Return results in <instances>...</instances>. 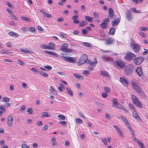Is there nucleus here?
Here are the masks:
<instances>
[{"label": "nucleus", "instance_id": "obj_46", "mask_svg": "<svg viewBox=\"0 0 148 148\" xmlns=\"http://www.w3.org/2000/svg\"><path fill=\"white\" fill-rule=\"evenodd\" d=\"M27 112L29 114H31L32 113L33 110L31 108H30L27 110Z\"/></svg>", "mask_w": 148, "mask_h": 148}, {"label": "nucleus", "instance_id": "obj_57", "mask_svg": "<svg viewBox=\"0 0 148 148\" xmlns=\"http://www.w3.org/2000/svg\"><path fill=\"white\" fill-rule=\"evenodd\" d=\"M79 18V17L78 16L74 15L72 17V19L74 21V20L77 19Z\"/></svg>", "mask_w": 148, "mask_h": 148}, {"label": "nucleus", "instance_id": "obj_41", "mask_svg": "<svg viewBox=\"0 0 148 148\" xmlns=\"http://www.w3.org/2000/svg\"><path fill=\"white\" fill-rule=\"evenodd\" d=\"M3 53L4 54H8V53H12L9 50H6L5 49H3L2 50Z\"/></svg>", "mask_w": 148, "mask_h": 148}, {"label": "nucleus", "instance_id": "obj_43", "mask_svg": "<svg viewBox=\"0 0 148 148\" xmlns=\"http://www.w3.org/2000/svg\"><path fill=\"white\" fill-rule=\"evenodd\" d=\"M113 126L116 130L117 133L119 132L121 130L120 129L119 127L115 125H113Z\"/></svg>", "mask_w": 148, "mask_h": 148}, {"label": "nucleus", "instance_id": "obj_19", "mask_svg": "<svg viewBox=\"0 0 148 148\" xmlns=\"http://www.w3.org/2000/svg\"><path fill=\"white\" fill-rule=\"evenodd\" d=\"M138 75L140 77L143 74V72L142 71V68L141 66L138 67L137 68L136 70Z\"/></svg>", "mask_w": 148, "mask_h": 148}, {"label": "nucleus", "instance_id": "obj_29", "mask_svg": "<svg viewBox=\"0 0 148 148\" xmlns=\"http://www.w3.org/2000/svg\"><path fill=\"white\" fill-rule=\"evenodd\" d=\"M58 89L60 91H63L64 90V86L62 84H60V86L58 87Z\"/></svg>", "mask_w": 148, "mask_h": 148}, {"label": "nucleus", "instance_id": "obj_1", "mask_svg": "<svg viewBox=\"0 0 148 148\" xmlns=\"http://www.w3.org/2000/svg\"><path fill=\"white\" fill-rule=\"evenodd\" d=\"M131 86L133 88L134 90L139 93H141L144 95V92L141 90L140 88V84L138 82L136 79L132 80L131 82Z\"/></svg>", "mask_w": 148, "mask_h": 148}, {"label": "nucleus", "instance_id": "obj_24", "mask_svg": "<svg viewBox=\"0 0 148 148\" xmlns=\"http://www.w3.org/2000/svg\"><path fill=\"white\" fill-rule=\"evenodd\" d=\"M101 58L104 62H107L109 61H111V59L109 58L106 57L105 56H103ZM111 60H112V59Z\"/></svg>", "mask_w": 148, "mask_h": 148}, {"label": "nucleus", "instance_id": "obj_12", "mask_svg": "<svg viewBox=\"0 0 148 148\" xmlns=\"http://www.w3.org/2000/svg\"><path fill=\"white\" fill-rule=\"evenodd\" d=\"M47 49L54 50L55 48V45L53 42H50L49 44L47 45Z\"/></svg>", "mask_w": 148, "mask_h": 148}, {"label": "nucleus", "instance_id": "obj_55", "mask_svg": "<svg viewBox=\"0 0 148 148\" xmlns=\"http://www.w3.org/2000/svg\"><path fill=\"white\" fill-rule=\"evenodd\" d=\"M118 134L119 136H120L121 137H123V132L121 130V131H120L119 132H118Z\"/></svg>", "mask_w": 148, "mask_h": 148}, {"label": "nucleus", "instance_id": "obj_50", "mask_svg": "<svg viewBox=\"0 0 148 148\" xmlns=\"http://www.w3.org/2000/svg\"><path fill=\"white\" fill-rule=\"evenodd\" d=\"M39 73L40 75L43 76L44 77H46V73H44V72L39 71Z\"/></svg>", "mask_w": 148, "mask_h": 148}, {"label": "nucleus", "instance_id": "obj_23", "mask_svg": "<svg viewBox=\"0 0 148 148\" xmlns=\"http://www.w3.org/2000/svg\"><path fill=\"white\" fill-rule=\"evenodd\" d=\"M121 119L124 122V123L127 126H128V125H129L130 123L127 120V119L125 117H123L122 116H121Z\"/></svg>", "mask_w": 148, "mask_h": 148}, {"label": "nucleus", "instance_id": "obj_58", "mask_svg": "<svg viewBox=\"0 0 148 148\" xmlns=\"http://www.w3.org/2000/svg\"><path fill=\"white\" fill-rule=\"evenodd\" d=\"M21 19L26 21H28L29 20V18H28L25 16L22 17Z\"/></svg>", "mask_w": 148, "mask_h": 148}, {"label": "nucleus", "instance_id": "obj_56", "mask_svg": "<svg viewBox=\"0 0 148 148\" xmlns=\"http://www.w3.org/2000/svg\"><path fill=\"white\" fill-rule=\"evenodd\" d=\"M102 96L103 98H105L108 97V95L106 93L103 92L102 93Z\"/></svg>", "mask_w": 148, "mask_h": 148}, {"label": "nucleus", "instance_id": "obj_25", "mask_svg": "<svg viewBox=\"0 0 148 148\" xmlns=\"http://www.w3.org/2000/svg\"><path fill=\"white\" fill-rule=\"evenodd\" d=\"M115 28L113 27H112L110 29V34L111 35H113L115 33Z\"/></svg>", "mask_w": 148, "mask_h": 148}, {"label": "nucleus", "instance_id": "obj_40", "mask_svg": "<svg viewBox=\"0 0 148 148\" xmlns=\"http://www.w3.org/2000/svg\"><path fill=\"white\" fill-rule=\"evenodd\" d=\"M31 70L33 72L36 73H38L39 72V71L38 70L35 68H32L31 69Z\"/></svg>", "mask_w": 148, "mask_h": 148}, {"label": "nucleus", "instance_id": "obj_20", "mask_svg": "<svg viewBox=\"0 0 148 148\" xmlns=\"http://www.w3.org/2000/svg\"><path fill=\"white\" fill-rule=\"evenodd\" d=\"M60 50L63 52L66 53H71L72 52V50L63 47H61Z\"/></svg>", "mask_w": 148, "mask_h": 148}, {"label": "nucleus", "instance_id": "obj_30", "mask_svg": "<svg viewBox=\"0 0 148 148\" xmlns=\"http://www.w3.org/2000/svg\"><path fill=\"white\" fill-rule=\"evenodd\" d=\"M100 25L101 28L103 29H106L107 28L108 26L107 23H101Z\"/></svg>", "mask_w": 148, "mask_h": 148}, {"label": "nucleus", "instance_id": "obj_28", "mask_svg": "<svg viewBox=\"0 0 148 148\" xmlns=\"http://www.w3.org/2000/svg\"><path fill=\"white\" fill-rule=\"evenodd\" d=\"M87 24V22L85 20H83L81 22L79 26L80 27L84 26Z\"/></svg>", "mask_w": 148, "mask_h": 148}, {"label": "nucleus", "instance_id": "obj_49", "mask_svg": "<svg viewBox=\"0 0 148 148\" xmlns=\"http://www.w3.org/2000/svg\"><path fill=\"white\" fill-rule=\"evenodd\" d=\"M3 101L5 102H8L9 101V99L7 97H4L3 98Z\"/></svg>", "mask_w": 148, "mask_h": 148}, {"label": "nucleus", "instance_id": "obj_13", "mask_svg": "<svg viewBox=\"0 0 148 148\" xmlns=\"http://www.w3.org/2000/svg\"><path fill=\"white\" fill-rule=\"evenodd\" d=\"M126 18L129 21H131L132 19V13L130 11L128 10L126 13Z\"/></svg>", "mask_w": 148, "mask_h": 148}, {"label": "nucleus", "instance_id": "obj_36", "mask_svg": "<svg viewBox=\"0 0 148 148\" xmlns=\"http://www.w3.org/2000/svg\"><path fill=\"white\" fill-rule=\"evenodd\" d=\"M75 120L76 123L78 124H81L83 122L82 120L79 118L76 119Z\"/></svg>", "mask_w": 148, "mask_h": 148}, {"label": "nucleus", "instance_id": "obj_48", "mask_svg": "<svg viewBox=\"0 0 148 148\" xmlns=\"http://www.w3.org/2000/svg\"><path fill=\"white\" fill-rule=\"evenodd\" d=\"M93 15L95 18H99V16L97 12H94L93 13Z\"/></svg>", "mask_w": 148, "mask_h": 148}, {"label": "nucleus", "instance_id": "obj_11", "mask_svg": "<svg viewBox=\"0 0 148 148\" xmlns=\"http://www.w3.org/2000/svg\"><path fill=\"white\" fill-rule=\"evenodd\" d=\"M115 39L111 37L108 38L106 41V44L107 45H111L115 42Z\"/></svg>", "mask_w": 148, "mask_h": 148}, {"label": "nucleus", "instance_id": "obj_21", "mask_svg": "<svg viewBox=\"0 0 148 148\" xmlns=\"http://www.w3.org/2000/svg\"><path fill=\"white\" fill-rule=\"evenodd\" d=\"M109 13L110 18H114V11L111 8H110L109 10Z\"/></svg>", "mask_w": 148, "mask_h": 148}, {"label": "nucleus", "instance_id": "obj_60", "mask_svg": "<svg viewBox=\"0 0 148 148\" xmlns=\"http://www.w3.org/2000/svg\"><path fill=\"white\" fill-rule=\"evenodd\" d=\"M21 147L23 148H30L29 146L25 144L22 145Z\"/></svg>", "mask_w": 148, "mask_h": 148}, {"label": "nucleus", "instance_id": "obj_39", "mask_svg": "<svg viewBox=\"0 0 148 148\" xmlns=\"http://www.w3.org/2000/svg\"><path fill=\"white\" fill-rule=\"evenodd\" d=\"M83 45L84 46L87 47H91V44L90 43L86 42H84Z\"/></svg>", "mask_w": 148, "mask_h": 148}, {"label": "nucleus", "instance_id": "obj_63", "mask_svg": "<svg viewBox=\"0 0 148 148\" xmlns=\"http://www.w3.org/2000/svg\"><path fill=\"white\" fill-rule=\"evenodd\" d=\"M139 34L142 36L143 37H145L146 36V34L143 32H139Z\"/></svg>", "mask_w": 148, "mask_h": 148}, {"label": "nucleus", "instance_id": "obj_37", "mask_svg": "<svg viewBox=\"0 0 148 148\" xmlns=\"http://www.w3.org/2000/svg\"><path fill=\"white\" fill-rule=\"evenodd\" d=\"M28 30L31 33H34L35 32V28L33 27H30L28 28Z\"/></svg>", "mask_w": 148, "mask_h": 148}, {"label": "nucleus", "instance_id": "obj_42", "mask_svg": "<svg viewBox=\"0 0 148 148\" xmlns=\"http://www.w3.org/2000/svg\"><path fill=\"white\" fill-rule=\"evenodd\" d=\"M104 89L105 91L107 92H110V88L107 86H105L104 87Z\"/></svg>", "mask_w": 148, "mask_h": 148}, {"label": "nucleus", "instance_id": "obj_61", "mask_svg": "<svg viewBox=\"0 0 148 148\" xmlns=\"http://www.w3.org/2000/svg\"><path fill=\"white\" fill-rule=\"evenodd\" d=\"M96 64H97V62H91L90 63V65H91V66H94V67H95L96 66Z\"/></svg>", "mask_w": 148, "mask_h": 148}, {"label": "nucleus", "instance_id": "obj_45", "mask_svg": "<svg viewBox=\"0 0 148 148\" xmlns=\"http://www.w3.org/2000/svg\"><path fill=\"white\" fill-rule=\"evenodd\" d=\"M110 20L108 18H105L103 20V23H108L109 22Z\"/></svg>", "mask_w": 148, "mask_h": 148}, {"label": "nucleus", "instance_id": "obj_14", "mask_svg": "<svg viewBox=\"0 0 148 148\" xmlns=\"http://www.w3.org/2000/svg\"><path fill=\"white\" fill-rule=\"evenodd\" d=\"M120 21V20L119 18H116L115 20L112 21L111 22L112 26H115L117 25Z\"/></svg>", "mask_w": 148, "mask_h": 148}, {"label": "nucleus", "instance_id": "obj_53", "mask_svg": "<svg viewBox=\"0 0 148 148\" xmlns=\"http://www.w3.org/2000/svg\"><path fill=\"white\" fill-rule=\"evenodd\" d=\"M141 30L142 31H147L148 30V29L147 27H143L140 28Z\"/></svg>", "mask_w": 148, "mask_h": 148}, {"label": "nucleus", "instance_id": "obj_27", "mask_svg": "<svg viewBox=\"0 0 148 148\" xmlns=\"http://www.w3.org/2000/svg\"><path fill=\"white\" fill-rule=\"evenodd\" d=\"M66 89H67V91L68 93L71 96H73V92H72V90L71 89L69 88H67Z\"/></svg>", "mask_w": 148, "mask_h": 148}, {"label": "nucleus", "instance_id": "obj_7", "mask_svg": "<svg viewBox=\"0 0 148 148\" xmlns=\"http://www.w3.org/2000/svg\"><path fill=\"white\" fill-rule=\"evenodd\" d=\"M136 57V55L132 53H129L125 56V58L128 61H131Z\"/></svg>", "mask_w": 148, "mask_h": 148}, {"label": "nucleus", "instance_id": "obj_31", "mask_svg": "<svg viewBox=\"0 0 148 148\" xmlns=\"http://www.w3.org/2000/svg\"><path fill=\"white\" fill-rule=\"evenodd\" d=\"M92 18L90 17L86 16L85 17V19L89 22H91L93 21Z\"/></svg>", "mask_w": 148, "mask_h": 148}, {"label": "nucleus", "instance_id": "obj_32", "mask_svg": "<svg viewBox=\"0 0 148 148\" xmlns=\"http://www.w3.org/2000/svg\"><path fill=\"white\" fill-rule=\"evenodd\" d=\"M20 50L22 52L24 53L25 54H26V53H31L30 51L27 49H20Z\"/></svg>", "mask_w": 148, "mask_h": 148}, {"label": "nucleus", "instance_id": "obj_6", "mask_svg": "<svg viewBox=\"0 0 148 148\" xmlns=\"http://www.w3.org/2000/svg\"><path fill=\"white\" fill-rule=\"evenodd\" d=\"M131 46L134 49V51L136 53L138 52L140 48V47L139 45L137 44L134 43L132 42L131 43Z\"/></svg>", "mask_w": 148, "mask_h": 148}, {"label": "nucleus", "instance_id": "obj_2", "mask_svg": "<svg viewBox=\"0 0 148 148\" xmlns=\"http://www.w3.org/2000/svg\"><path fill=\"white\" fill-rule=\"evenodd\" d=\"M113 60V59H112V62L116 67H118L123 69H124L125 68V65L124 62L123 61L119 60H117L114 61Z\"/></svg>", "mask_w": 148, "mask_h": 148}, {"label": "nucleus", "instance_id": "obj_9", "mask_svg": "<svg viewBox=\"0 0 148 148\" xmlns=\"http://www.w3.org/2000/svg\"><path fill=\"white\" fill-rule=\"evenodd\" d=\"M13 122V118L12 115H10L8 117L7 123L8 126L11 127Z\"/></svg>", "mask_w": 148, "mask_h": 148}, {"label": "nucleus", "instance_id": "obj_59", "mask_svg": "<svg viewBox=\"0 0 148 148\" xmlns=\"http://www.w3.org/2000/svg\"><path fill=\"white\" fill-rule=\"evenodd\" d=\"M18 63L21 65L23 66L24 65V62L21 60H18Z\"/></svg>", "mask_w": 148, "mask_h": 148}, {"label": "nucleus", "instance_id": "obj_44", "mask_svg": "<svg viewBox=\"0 0 148 148\" xmlns=\"http://www.w3.org/2000/svg\"><path fill=\"white\" fill-rule=\"evenodd\" d=\"M58 117L60 119L62 120H64L65 119V116L61 114L59 115H58Z\"/></svg>", "mask_w": 148, "mask_h": 148}, {"label": "nucleus", "instance_id": "obj_4", "mask_svg": "<svg viewBox=\"0 0 148 148\" xmlns=\"http://www.w3.org/2000/svg\"><path fill=\"white\" fill-rule=\"evenodd\" d=\"M87 56L86 54L83 55L79 59V61L77 63L78 66H81L86 62L87 60Z\"/></svg>", "mask_w": 148, "mask_h": 148}, {"label": "nucleus", "instance_id": "obj_10", "mask_svg": "<svg viewBox=\"0 0 148 148\" xmlns=\"http://www.w3.org/2000/svg\"><path fill=\"white\" fill-rule=\"evenodd\" d=\"M133 69V66L131 65L130 68L128 67L126 68L125 67V68L124 70L125 71L126 74L127 75H129L132 73Z\"/></svg>", "mask_w": 148, "mask_h": 148}, {"label": "nucleus", "instance_id": "obj_47", "mask_svg": "<svg viewBox=\"0 0 148 148\" xmlns=\"http://www.w3.org/2000/svg\"><path fill=\"white\" fill-rule=\"evenodd\" d=\"M102 140L104 145H108L107 142L106 138H104L102 139Z\"/></svg>", "mask_w": 148, "mask_h": 148}, {"label": "nucleus", "instance_id": "obj_16", "mask_svg": "<svg viewBox=\"0 0 148 148\" xmlns=\"http://www.w3.org/2000/svg\"><path fill=\"white\" fill-rule=\"evenodd\" d=\"M47 54L49 55H50L51 56H52L55 58H57L59 57V55H58L57 53H56L55 52L52 51H47Z\"/></svg>", "mask_w": 148, "mask_h": 148}, {"label": "nucleus", "instance_id": "obj_5", "mask_svg": "<svg viewBox=\"0 0 148 148\" xmlns=\"http://www.w3.org/2000/svg\"><path fill=\"white\" fill-rule=\"evenodd\" d=\"M61 57L64 59V61L69 63H75L76 60V59L74 57L65 56H61Z\"/></svg>", "mask_w": 148, "mask_h": 148}, {"label": "nucleus", "instance_id": "obj_38", "mask_svg": "<svg viewBox=\"0 0 148 148\" xmlns=\"http://www.w3.org/2000/svg\"><path fill=\"white\" fill-rule=\"evenodd\" d=\"M116 105V106H113V107L115 108L121 109H123V106L122 105L118 103V105Z\"/></svg>", "mask_w": 148, "mask_h": 148}, {"label": "nucleus", "instance_id": "obj_18", "mask_svg": "<svg viewBox=\"0 0 148 148\" xmlns=\"http://www.w3.org/2000/svg\"><path fill=\"white\" fill-rule=\"evenodd\" d=\"M100 74L103 77H109V74L106 71L103 70L100 71Z\"/></svg>", "mask_w": 148, "mask_h": 148}, {"label": "nucleus", "instance_id": "obj_35", "mask_svg": "<svg viewBox=\"0 0 148 148\" xmlns=\"http://www.w3.org/2000/svg\"><path fill=\"white\" fill-rule=\"evenodd\" d=\"M113 104L112 105V106H116V105H118V101L116 99L114 98L113 100Z\"/></svg>", "mask_w": 148, "mask_h": 148}, {"label": "nucleus", "instance_id": "obj_15", "mask_svg": "<svg viewBox=\"0 0 148 148\" xmlns=\"http://www.w3.org/2000/svg\"><path fill=\"white\" fill-rule=\"evenodd\" d=\"M120 81L124 86L127 87L128 86V83L126 80L122 77L120 78Z\"/></svg>", "mask_w": 148, "mask_h": 148}, {"label": "nucleus", "instance_id": "obj_52", "mask_svg": "<svg viewBox=\"0 0 148 148\" xmlns=\"http://www.w3.org/2000/svg\"><path fill=\"white\" fill-rule=\"evenodd\" d=\"M59 123L64 126H66L67 124V123L65 121H60Z\"/></svg>", "mask_w": 148, "mask_h": 148}, {"label": "nucleus", "instance_id": "obj_26", "mask_svg": "<svg viewBox=\"0 0 148 148\" xmlns=\"http://www.w3.org/2000/svg\"><path fill=\"white\" fill-rule=\"evenodd\" d=\"M73 75L76 78L79 80H82L84 79L83 76H81L79 74H74Z\"/></svg>", "mask_w": 148, "mask_h": 148}, {"label": "nucleus", "instance_id": "obj_17", "mask_svg": "<svg viewBox=\"0 0 148 148\" xmlns=\"http://www.w3.org/2000/svg\"><path fill=\"white\" fill-rule=\"evenodd\" d=\"M133 116L136 120L140 121H141L140 116L136 112H133Z\"/></svg>", "mask_w": 148, "mask_h": 148}, {"label": "nucleus", "instance_id": "obj_3", "mask_svg": "<svg viewBox=\"0 0 148 148\" xmlns=\"http://www.w3.org/2000/svg\"><path fill=\"white\" fill-rule=\"evenodd\" d=\"M131 97L133 100V102L135 105L140 108H143L142 104L140 103L138 99L135 95L132 94Z\"/></svg>", "mask_w": 148, "mask_h": 148}, {"label": "nucleus", "instance_id": "obj_8", "mask_svg": "<svg viewBox=\"0 0 148 148\" xmlns=\"http://www.w3.org/2000/svg\"><path fill=\"white\" fill-rule=\"evenodd\" d=\"M144 60V58L143 57H138L134 59V62L136 64L139 65L142 63Z\"/></svg>", "mask_w": 148, "mask_h": 148}, {"label": "nucleus", "instance_id": "obj_33", "mask_svg": "<svg viewBox=\"0 0 148 148\" xmlns=\"http://www.w3.org/2000/svg\"><path fill=\"white\" fill-rule=\"evenodd\" d=\"M138 144L140 148H145V147L141 141L140 140H138Z\"/></svg>", "mask_w": 148, "mask_h": 148}, {"label": "nucleus", "instance_id": "obj_51", "mask_svg": "<svg viewBox=\"0 0 148 148\" xmlns=\"http://www.w3.org/2000/svg\"><path fill=\"white\" fill-rule=\"evenodd\" d=\"M50 91L54 94H55L56 93V91L54 90L53 87L52 86L50 87Z\"/></svg>", "mask_w": 148, "mask_h": 148}, {"label": "nucleus", "instance_id": "obj_34", "mask_svg": "<svg viewBox=\"0 0 148 148\" xmlns=\"http://www.w3.org/2000/svg\"><path fill=\"white\" fill-rule=\"evenodd\" d=\"M127 127L129 130H130L131 133L134 136H135V135L134 134V130H133L132 128L129 125H128V126H127Z\"/></svg>", "mask_w": 148, "mask_h": 148}, {"label": "nucleus", "instance_id": "obj_64", "mask_svg": "<svg viewBox=\"0 0 148 148\" xmlns=\"http://www.w3.org/2000/svg\"><path fill=\"white\" fill-rule=\"evenodd\" d=\"M83 73L84 75H86V74L89 75L90 73V72L89 71L85 70L83 71Z\"/></svg>", "mask_w": 148, "mask_h": 148}, {"label": "nucleus", "instance_id": "obj_54", "mask_svg": "<svg viewBox=\"0 0 148 148\" xmlns=\"http://www.w3.org/2000/svg\"><path fill=\"white\" fill-rule=\"evenodd\" d=\"M100 35L101 37H103L105 36V32L103 31H101L100 32Z\"/></svg>", "mask_w": 148, "mask_h": 148}, {"label": "nucleus", "instance_id": "obj_62", "mask_svg": "<svg viewBox=\"0 0 148 148\" xmlns=\"http://www.w3.org/2000/svg\"><path fill=\"white\" fill-rule=\"evenodd\" d=\"M94 68V66H91L90 64L88 66V69L89 70H93V68Z\"/></svg>", "mask_w": 148, "mask_h": 148}, {"label": "nucleus", "instance_id": "obj_22", "mask_svg": "<svg viewBox=\"0 0 148 148\" xmlns=\"http://www.w3.org/2000/svg\"><path fill=\"white\" fill-rule=\"evenodd\" d=\"M8 34L10 36L13 37H18L19 36L18 34L13 32H9Z\"/></svg>", "mask_w": 148, "mask_h": 148}]
</instances>
